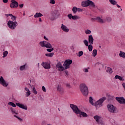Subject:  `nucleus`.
I'll return each mask as SVG.
<instances>
[{
    "label": "nucleus",
    "mask_w": 125,
    "mask_h": 125,
    "mask_svg": "<svg viewBox=\"0 0 125 125\" xmlns=\"http://www.w3.org/2000/svg\"><path fill=\"white\" fill-rule=\"evenodd\" d=\"M106 99H107L106 97H103L100 98L94 104L93 103V98H92V97H90L89 102L91 105H92L93 106H95L96 109H99V108L103 106V104L104 101L106 100Z\"/></svg>",
    "instance_id": "obj_1"
},
{
    "label": "nucleus",
    "mask_w": 125,
    "mask_h": 125,
    "mask_svg": "<svg viewBox=\"0 0 125 125\" xmlns=\"http://www.w3.org/2000/svg\"><path fill=\"white\" fill-rule=\"evenodd\" d=\"M40 44L42 47H46V48H48L46 49V51H48V52H51L54 50V49L52 48L51 44L46 41L40 42Z\"/></svg>",
    "instance_id": "obj_2"
},
{
    "label": "nucleus",
    "mask_w": 125,
    "mask_h": 125,
    "mask_svg": "<svg viewBox=\"0 0 125 125\" xmlns=\"http://www.w3.org/2000/svg\"><path fill=\"white\" fill-rule=\"evenodd\" d=\"M80 90L83 96H87L88 95V87L85 83H82L80 86Z\"/></svg>",
    "instance_id": "obj_3"
},
{
    "label": "nucleus",
    "mask_w": 125,
    "mask_h": 125,
    "mask_svg": "<svg viewBox=\"0 0 125 125\" xmlns=\"http://www.w3.org/2000/svg\"><path fill=\"white\" fill-rule=\"evenodd\" d=\"M82 6L83 7H87V6H91V7H95V4L93 1L90 0H86L85 1H83L81 3Z\"/></svg>",
    "instance_id": "obj_4"
},
{
    "label": "nucleus",
    "mask_w": 125,
    "mask_h": 125,
    "mask_svg": "<svg viewBox=\"0 0 125 125\" xmlns=\"http://www.w3.org/2000/svg\"><path fill=\"white\" fill-rule=\"evenodd\" d=\"M7 25L11 30H15L17 26H18L17 21H9Z\"/></svg>",
    "instance_id": "obj_5"
},
{
    "label": "nucleus",
    "mask_w": 125,
    "mask_h": 125,
    "mask_svg": "<svg viewBox=\"0 0 125 125\" xmlns=\"http://www.w3.org/2000/svg\"><path fill=\"white\" fill-rule=\"evenodd\" d=\"M70 107L75 114H81V110L79 109V107L76 105L71 104H70Z\"/></svg>",
    "instance_id": "obj_6"
},
{
    "label": "nucleus",
    "mask_w": 125,
    "mask_h": 125,
    "mask_svg": "<svg viewBox=\"0 0 125 125\" xmlns=\"http://www.w3.org/2000/svg\"><path fill=\"white\" fill-rule=\"evenodd\" d=\"M73 63L72 60H66L63 64V67H64L65 70L69 69L71 67V64Z\"/></svg>",
    "instance_id": "obj_7"
},
{
    "label": "nucleus",
    "mask_w": 125,
    "mask_h": 125,
    "mask_svg": "<svg viewBox=\"0 0 125 125\" xmlns=\"http://www.w3.org/2000/svg\"><path fill=\"white\" fill-rule=\"evenodd\" d=\"M107 109L110 113H117V108L113 106V104H109L107 105Z\"/></svg>",
    "instance_id": "obj_8"
},
{
    "label": "nucleus",
    "mask_w": 125,
    "mask_h": 125,
    "mask_svg": "<svg viewBox=\"0 0 125 125\" xmlns=\"http://www.w3.org/2000/svg\"><path fill=\"white\" fill-rule=\"evenodd\" d=\"M11 8H17L19 6V4L15 0H11V3L10 4Z\"/></svg>",
    "instance_id": "obj_9"
},
{
    "label": "nucleus",
    "mask_w": 125,
    "mask_h": 125,
    "mask_svg": "<svg viewBox=\"0 0 125 125\" xmlns=\"http://www.w3.org/2000/svg\"><path fill=\"white\" fill-rule=\"evenodd\" d=\"M0 84H1V85L4 86L5 87L8 86V83H7V82L4 80V79H3L2 76L0 77Z\"/></svg>",
    "instance_id": "obj_10"
},
{
    "label": "nucleus",
    "mask_w": 125,
    "mask_h": 125,
    "mask_svg": "<svg viewBox=\"0 0 125 125\" xmlns=\"http://www.w3.org/2000/svg\"><path fill=\"white\" fill-rule=\"evenodd\" d=\"M56 67L58 68V71H60V72H63V71L65 70V68L64 67H63L62 64H61V62H58L57 64H56Z\"/></svg>",
    "instance_id": "obj_11"
},
{
    "label": "nucleus",
    "mask_w": 125,
    "mask_h": 125,
    "mask_svg": "<svg viewBox=\"0 0 125 125\" xmlns=\"http://www.w3.org/2000/svg\"><path fill=\"white\" fill-rule=\"evenodd\" d=\"M116 100L118 101L120 104H125V99L123 97H116Z\"/></svg>",
    "instance_id": "obj_12"
},
{
    "label": "nucleus",
    "mask_w": 125,
    "mask_h": 125,
    "mask_svg": "<svg viewBox=\"0 0 125 125\" xmlns=\"http://www.w3.org/2000/svg\"><path fill=\"white\" fill-rule=\"evenodd\" d=\"M57 15V12H53L51 13V15L49 16L50 20L53 21L56 19V16Z\"/></svg>",
    "instance_id": "obj_13"
},
{
    "label": "nucleus",
    "mask_w": 125,
    "mask_h": 125,
    "mask_svg": "<svg viewBox=\"0 0 125 125\" xmlns=\"http://www.w3.org/2000/svg\"><path fill=\"white\" fill-rule=\"evenodd\" d=\"M67 17L70 19V20H78V19H80V17L75 15V16H72V14H69L67 15Z\"/></svg>",
    "instance_id": "obj_14"
},
{
    "label": "nucleus",
    "mask_w": 125,
    "mask_h": 125,
    "mask_svg": "<svg viewBox=\"0 0 125 125\" xmlns=\"http://www.w3.org/2000/svg\"><path fill=\"white\" fill-rule=\"evenodd\" d=\"M42 66L44 69H50V64H49L48 62H42Z\"/></svg>",
    "instance_id": "obj_15"
},
{
    "label": "nucleus",
    "mask_w": 125,
    "mask_h": 125,
    "mask_svg": "<svg viewBox=\"0 0 125 125\" xmlns=\"http://www.w3.org/2000/svg\"><path fill=\"white\" fill-rule=\"evenodd\" d=\"M16 105H17L18 107H19L20 108H21L23 110H28V107H27V105H24V104H22L20 103H16Z\"/></svg>",
    "instance_id": "obj_16"
},
{
    "label": "nucleus",
    "mask_w": 125,
    "mask_h": 125,
    "mask_svg": "<svg viewBox=\"0 0 125 125\" xmlns=\"http://www.w3.org/2000/svg\"><path fill=\"white\" fill-rule=\"evenodd\" d=\"M57 91H59L60 93L62 94V93H64V89L62 87L61 85H58L57 87Z\"/></svg>",
    "instance_id": "obj_17"
},
{
    "label": "nucleus",
    "mask_w": 125,
    "mask_h": 125,
    "mask_svg": "<svg viewBox=\"0 0 125 125\" xmlns=\"http://www.w3.org/2000/svg\"><path fill=\"white\" fill-rule=\"evenodd\" d=\"M61 29L62 30V31H63V32H65V33H68V32L70 31V29H69V28H68L66 25H64L63 24H62Z\"/></svg>",
    "instance_id": "obj_18"
},
{
    "label": "nucleus",
    "mask_w": 125,
    "mask_h": 125,
    "mask_svg": "<svg viewBox=\"0 0 125 125\" xmlns=\"http://www.w3.org/2000/svg\"><path fill=\"white\" fill-rule=\"evenodd\" d=\"M91 20L94 21L95 20H97V21H98L100 23H104V21L102 20V19H101V18H100V17H98L96 18H92Z\"/></svg>",
    "instance_id": "obj_19"
},
{
    "label": "nucleus",
    "mask_w": 125,
    "mask_h": 125,
    "mask_svg": "<svg viewBox=\"0 0 125 125\" xmlns=\"http://www.w3.org/2000/svg\"><path fill=\"white\" fill-rule=\"evenodd\" d=\"M28 68H29V67L28 66V65H27V64L25 63V64L20 66V71H24V70H27Z\"/></svg>",
    "instance_id": "obj_20"
},
{
    "label": "nucleus",
    "mask_w": 125,
    "mask_h": 125,
    "mask_svg": "<svg viewBox=\"0 0 125 125\" xmlns=\"http://www.w3.org/2000/svg\"><path fill=\"white\" fill-rule=\"evenodd\" d=\"M93 42H94V39L92 35H89L88 36V42L90 44H93Z\"/></svg>",
    "instance_id": "obj_21"
},
{
    "label": "nucleus",
    "mask_w": 125,
    "mask_h": 125,
    "mask_svg": "<svg viewBox=\"0 0 125 125\" xmlns=\"http://www.w3.org/2000/svg\"><path fill=\"white\" fill-rule=\"evenodd\" d=\"M24 90H25V91H26L25 92V96L26 97H29V95H31V91H30V90H29V88H27V87H25L24 88Z\"/></svg>",
    "instance_id": "obj_22"
},
{
    "label": "nucleus",
    "mask_w": 125,
    "mask_h": 125,
    "mask_svg": "<svg viewBox=\"0 0 125 125\" xmlns=\"http://www.w3.org/2000/svg\"><path fill=\"white\" fill-rule=\"evenodd\" d=\"M94 120H95L97 123L99 124V125L101 124L100 122H99V120H100V119H101V117L100 116H99L98 115H96L94 116Z\"/></svg>",
    "instance_id": "obj_23"
},
{
    "label": "nucleus",
    "mask_w": 125,
    "mask_h": 125,
    "mask_svg": "<svg viewBox=\"0 0 125 125\" xmlns=\"http://www.w3.org/2000/svg\"><path fill=\"white\" fill-rule=\"evenodd\" d=\"M79 114H80V117H82V116H83V117L84 118H86L88 116V115H87V114H86L85 112L81 111V110H80V113H79Z\"/></svg>",
    "instance_id": "obj_24"
},
{
    "label": "nucleus",
    "mask_w": 125,
    "mask_h": 125,
    "mask_svg": "<svg viewBox=\"0 0 125 125\" xmlns=\"http://www.w3.org/2000/svg\"><path fill=\"white\" fill-rule=\"evenodd\" d=\"M114 79L119 80V81H125V79H124V77H122V76L118 75H116L115 76Z\"/></svg>",
    "instance_id": "obj_25"
},
{
    "label": "nucleus",
    "mask_w": 125,
    "mask_h": 125,
    "mask_svg": "<svg viewBox=\"0 0 125 125\" xmlns=\"http://www.w3.org/2000/svg\"><path fill=\"white\" fill-rule=\"evenodd\" d=\"M43 16L42 14L41 13H36L35 15H34L35 18H39V17H42Z\"/></svg>",
    "instance_id": "obj_26"
},
{
    "label": "nucleus",
    "mask_w": 125,
    "mask_h": 125,
    "mask_svg": "<svg viewBox=\"0 0 125 125\" xmlns=\"http://www.w3.org/2000/svg\"><path fill=\"white\" fill-rule=\"evenodd\" d=\"M30 87L31 88H32V91L33 93H34L35 95L38 94V91H37V90H36V88H35V86H32V85H30Z\"/></svg>",
    "instance_id": "obj_27"
},
{
    "label": "nucleus",
    "mask_w": 125,
    "mask_h": 125,
    "mask_svg": "<svg viewBox=\"0 0 125 125\" xmlns=\"http://www.w3.org/2000/svg\"><path fill=\"white\" fill-rule=\"evenodd\" d=\"M106 72L108 74H112L113 73V69L111 67H107Z\"/></svg>",
    "instance_id": "obj_28"
},
{
    "label": "nucleus",
    "mask_w": 125,
    "mask_h": 125,
    "mask_svg": "<svg viewBox=\"0 0 125 125\" xmlns=\"http://www.w3.org/2000/svg\"><path fill=\"white\" fill-rule=\"evenodd\" d=\"M119 56H120V57H122V58L125 59V53L123 51H120V53L119 54Z\"/></svg>",
    "instance_id": "obj_29"
},
{
    "label": "nucleus",
    "mask_w": 125,
    "mask_h": 125,
    "mask_svg": "<svg viewBox=\"0 0 125 125\" xmlns=\"http://www.w3.org/2000/svg\"><path fill=\"white\" fill-rule=\"evenodd\" d=\"M74 14H76L77 13V11H78V8L76 6L73 7L72 9Z\"/></svg>",
    "instance_id": "obj_30"
},
{
    "label": "nucleus",
    "mask_w": 125,
    "mask_h": 125,
    "mask_svg": "<svg viewBox=\"0 0 125 125\" xmlns=\"http://www.w3.org/2000/svg\"><path fill=\"white\" fill-rule=\"evenodd\" d=\"M97 55V50L94 49L93 50L92 52V56L93 57H95Z\"/></svg>",
    "instance_id": "obj_31"
},
{
    "label": "nucleus",
    "mask_w": 125,
    "mask_h": 125,
    "mask_svg": "<svg viewBox=\"0 0 125 125\" xmlns=\"http://www.w3.org/2000/svg\"><path fill=\"white\" fill-rule=\"evenodd\" d=\"M109 1L111 4H113V5H116V4L118 3L115 0H109Z\"/></svg>",
    "instance_id": "obj_32"
},
{
    "label": "nucleus",
    "mask_w": 125,
    "mask_h": 125,
    "mask_svg": "<svg viewBox=\"0 0 125 125\" xmlns=\"http://www.w3.org/2000/svg\"><path fill=\"white\" fill-rule=\"evenodd\" d=\"M105 20L107 21V22L110 23V22H112V18L110 17H107L105 18Z\"/></svg>",
    "instance_id": "obj_33"
},
{
    "label": "nucleus",
    "mask_w": 125,
    "mask_h": 125,
    "mask_svg": "<svg viewBox=\"0 0 125 125\" xmlns=\"http://www.w3.org/2000/svg\"><path fill=\"white\" fill-rule=\"evenodd\" d=\"M54 55V53H47L45 54V56L47 57H52Z\"/></svg>",
    "instance_id": "obj_34"
},
{
    "label": "nucleus",
    "mask_w": 125,
    "mask_h": 125,
    "mask_svg": "<svg viewBox=\"0 0 125 125\" xmlns=\"http://www.w3.org/2000/svg\"><path fill=\"white\" fill-rule=\"evenodd\" d=\"M87 46H88V49L89 51H90V52L92 51V49L93 48V46H92V44H90Z\"/></svg>",
    "instance_id": "obj_35"
},
{
    "label": "nucleus",
    "mask_w": 125,
    "mask_h": 125,
    "mask_svg": "<svg viewBox=\"0 0 125 125\" xmlns=\"http://www.w3.org/2000/svg\"><path fill=\"white\" fill-rule=\"evenodd\" d=\"M8 104L9 105V106H12V107H16V104H15L11 102H10L8 103Z\"/></svg>",
    "instance_id": "obj_36"
},
{
    "label": "nucleus",
    "mask_w": 125,
    "mask_h": 125,
    "mask_svg": "<svg viewBox=\"0 0 125 125\" xmlns=\"http://www.w3.org/2000/svg\"><path fill=\"white\" fill-rule=\"evenodd\" d=\"M83 42L84 43V44H85V45L86 46H88V41H87V40H84L83 41Z\"/></svg>",
    "instance_id": "obj_37"
},
{
    "label": "nucleus",
    "mask_w": 125,
    "mask_h": 125,
    "mask_svg": "<svg viewBox=\"0 0 125 125\" xmlns=\"http://www.w3.org/2000/svg\"><path fill=\"white\" fill-rule=\"evenodd\" d=\"M83 51H80L78 53V56H79V57H81V56H83Z\"/></svg>",
    "instance_id": "obj_38"
},
{
    "label": "nucleus",
    "mask_w": 125,
    "mask_h": 125,
    "mask_svg": "<svg viewBox=\"0 0 125 125\" xmlns=\"http://www.w3.org/2000/svg\"><path fill=\"white\" fill-rule=\"evenodd\" d=\"M10 109H11V111L12 114H16L17 115V112H16V111H15V109H14L13 108H12V107H11V108H10Z\"/></svg>",
    "instance_id": "obj_39"
},
{
    "label": "nucleus",
    "mask_w": 125,
    "mask_h": 125,
    "mask_svg": "<svg viewBox=\"0 0 125 125\" xmlns=\"http://www.w3.org/2000/svg\"><path fill=\"white\" fill-rule=\"evenodd\" d=\"M7 54H8V52L7 51H5L4 52H3V57H6V56H7Z\"/></svg>",
    "instance_id": "obj_40"
},
{
    "label": "nucleus",
    "mask_w": 125,
    "mask_h": 125,
    "mask_svg": "<svg viewBox=\"0 0 125 125\" xmlns=\"http://www.w3.org/2000/svg\"><path fill=\"white\" fill-rule=\"evenodd\" d=\"M85 34H86V35H89V34H91V31H90V30L87 29L85 31Z\"/></svg>",
    "instance_id": "obj_41"
},
{
    "label": "nucleus",
    "mask_w": 125,
    "mask_h": 125,
    "mask_svg": "<svg viewBox=\"0 0 125 125\" xmlns=\"http://www.w3.org/2000/svg\"><path fill=\"white\" fill-rule=\"evenodd\" d=\"M11 19H12L13 20V21H15V20H16V19H17V17L12 15L11 16Z\"/></svg>",
    "instance_id": "obj_42"
},
{
    "label": "nucleus",
    "mask_w": 125,
    "mask_h": 125,
    "mask_svg": "<svg viewBox=\"0 0 125 125\" xmlns=\"http://www.w3.org/2000/svg\"><path fill=\"white\" fill-rule=\"evenodd\" d=\"M14 117H15V118H17V119H19V121H20V122H22V121H23V119H22L20 117L17 116V115H14Z\"/></svg>",
    "instance_id": "obj_43"
},
{
    "label": "nucleus",
    "mask_w": 125,
    "mask_h": 125,
    "mask_svg": "<svg viewBox=\"0 0 125 125\" xmlns=\"http://www.w3.org/2000/svg\"><path fill=\"white\" fill-rule=\"evenodd\" d=\"M50 3L51 4H55V0H50Z\"/></svg>",
    "instance_id": "obj_44"
},
{
    "label": "nucleus",
    "mask_w": 125,
    "mask_h": 125,
    "mask_svg": "<svg viewBox=\"0 0 125 125\" xmlns=\"http://www.w3.org/2000/svg\"><path fill=\"white\" fill-rule=\"evenodd\" d=\"M42 90H43V92H46V89L44 86H42Z\"/></svg>",
    "instance_id": "obj_45"
},
{
    "label": "nucleus",
    "mask_w": 125,
    "mask_h": 125,
    "mask_svg": "<svg viewBox=\"0 0 125 125\" xmlns=\"http://www.w3.org/2000/svg\"><path fill=\"white\" fill-rule=\"evenodd\" d=\"M83 9H81L80 8H77V11L78 12H82L83 11Z\"/></svg>",
    "instance_id": "obj_46"
},
{
    "label": "nucleus",
    "mask_w": 125,
    "mask_h": 125,
    "mask_svg": "<svg viewBox=\"0 0 125 125\" xmlns=\"http://www.w3.org/2000/svg\"><path fill=\"white\" fill-rule=\"evenodd\" d=\"M83 72L85 73H88V69L87 68H84L83 69Z\"/></svg>",
    "instance_id": "obj_47"
},
{
    "label": "nucleus",
    "mask_w": 125,
    "mask_h": 125,
    "mask_svg": "<svg viewBox=\"0 0 125 125\" xmlns=\"http://www.w3.org/2000/svg\"><path fill=\"white\" fill-rule=\"evenodd\" d=\"M5 16H6V17H8V16H10V17H11V16H12V14H5Z\"/></svg>",
    "instance_id": "obj_48"
},
{
    "label": "nucleus",
    "mask_w": 125,
    "mask_h": 125,
    "mask_svg": "<svg viewBox=\"0 0 125 125\" xmlns=\"http://www.w3.org/2000/svg\"><path fill=\"white\" fill-rule=\"evenodd\" d=\"M23 6H24V4H21L19 5V7L20 8H22Z\"/></svg>",
    "instance_id": "obj_49"
},
{
    "label": "nucleus",
    "mask_w": 125,
    "mask_h": 125,
    "mask_svg": "<svg viewBox=\"0 0 125 125\" xmlns=\"http://www.w3.org/2000/svg\"><path fill=\"white\" fill-rule=\"evenodd\" d=\"M4 3H7L8 2V0H3Z\"/></svg>",
    "instance_id": "obj_50"
},
{
    "label": "nucleus",
    "mask_w": 125,
    "mask_h": 125,
    "mask_svg": "<svg viewBox=\"0 0 125 125\" xmlns=\"http://www.w3.org/2000/svg\"><path fill=\"white\" fill-rule=\"evenodd\" d=\"M65 73L66 74V77H67V76H68V71H65Z\"/></svg>",
    "instance_id": "obj_51"
},
{
    "label": "nucleus",
    "mask_w": 125,
    "mask_h": 125,
    "mask_svg": "<svg viewBox=\"0 0 125 125\" xmlns=\"http://www.w3.org/2000/svg\"><path fill=\"white\" fill-rule=\"evenodd\" d=\"M116 6H117L118 8H121V6H120L119 4H116Z\"/></svg>",
    "instance_id": "obj_52"
},
{
    "label": "nucleus",
    "mask_w": 125,
    "mask_h": 125,
    "mask_svg": "<svg viewBox=\"0 0 125 125\" xmlns=\"http://www.w3.org/2000/svg\"><path fill=\"white\" fill-rule=\"evenodd\" d=\"M44 40H45L46 41H48V39L47 38H46V37L45 36H44Z\"/></svg>",
    "instance_id": "obj_53"
},
{
    "label": "nucleus",
    "mask_w": 125,
    "mask_h": 125,
    "mask_svg": "<svg viewBox=\"0 0 125 125\" xmlns=\"http://www.w3.org/2000/svg\"><path fill=\"white\" fill-rule=\"evenodd\" d=\"M66 86H67V87L70 88V84L67 83V84H66Z\"/></svg>",
    "instance_id": "obj_54"
},
{
    "label": "nucleus",
    "mask_w": 125,
    "mask_h": 125,
    "mask_svg": "<svg viewBox=\"0 0 125 125\" xmlns=\"http://www.w3.org/2000/svg\"><path fill=\"white\" fill-rule=\"evenodd\" d=\"M39 22H42V18H39Z\"/></svg>",
    "instance_id": "obj_55"
},
{
    "label": "nucleus",
    "mask_w": 125,
    "mask_h": 125,
    "mask_svg": "<svg viewBox=\"0 0 125 125\" xmlns=\"http://www.w3.org/2000/svg\"><path fill=\"white\" fill-rule=\"evenodd\" d=\"M23 16H25V13H24L23 14Z\"/></svg>",
    "instance_id": "obj_56"
},
{
    "label": "nucleus",
    "mask_w": 125,
    "mask_h": 125,
    "mask_svg": "<svg viewBox=\"0 0 125 125\" xmlns=\"http://www.w3.org/2000/svg\"><path fill=\"white\" fill-rule=\"evenodd\" d=\"M58 110H59V111H60V108H58Z\"/></svg>",
    "instance_id": "obj_57"
},
{
    "label": "nucleus",
    "mask_w": 125,
    "mask_h": 125,
    "mask_svg": "<svg viewBox=\"0 0 125 125\" xmlns=\"http://www.w3.org/2000/svg\"><path fill=\"white\" fill-rule=\"evenodd\" d=\"M121 11H122V10H123V9H121Z\"/></svg>",
    "instance_id": "obj_58"
},
{
    "label": "nucleus",
    "mask_w": 125,
    "mask_h": 125,
    "mask_svg": "<svg viewBox=\"0 0 125 125\" xmlns=\"http://www.w3.org/2000/svg\"><path fill=\"white\" fill-rule=\"evenodd\" d=\"M39 63H38V66H39Z\"/></svg>",
    "instance_id": "obj_59"
}]
</instances>
